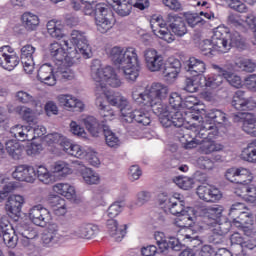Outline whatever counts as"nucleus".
<instances>
[{"label": "nucleus", "instance_id": "40", "mask_svg": "<svg viewBox=\"0 0 256 256\" xmlns=\"http://www.w3.org/2000/svg\"><path fill=\"white\" fill-rule=\"evenodd\" d=\"M122 71L124 73V77H125L126 81H131L132 83H135V81H137V78L139 77V72L141 71V66L126 65L122 68Z\"/></svg>", "mask_w": 256, "mask_h": 256}, {"label": "nucleus", "instance_id": "48", "mask_svg": "<svg viewBox=\"0 0 256 256\" xmlns=\"http://www.w3.org/2000/svg\"><path fill=\"white\" fill-rule=\"evenodd\" d=\"M242 159L248 163H256V142H251L242 151Z\"/></svg>", "mask_w": 256, "mask_h": 256}, {"label": "nucleus", "instance_id": "5", "mask_svg": "<svg viewBox=\"0 0 256 256\" xmlns=\"http://www.w3.org/2000/svg\"><path fill=\"white\" fill-rule=\"evenodd\" d=\"M140 105H143L144 107H151L154 115H157V117H159L161 125L164 126L166 129L169 127H176L178 129H181V127H183V124L185 123L183 113H181L180 111L169 112V108L161 101H150V104Z\"/></svg>", "mask_w": 256, "mask_h": 256}, {"label": "nucleus", "instance_id": "45", "mask_svg": "<svg viewBox=\"0 0 256 256\" xmlns=\"http://www.w3.org/2000/svg\"><path fill=\"white\" fill-rule=\"evenodd\" d=\"M218 75H210L208 77L202 76V81L205 83V87H210V89H217V87H221L223 85V74L218 72Z\"/></svg>", "mask_w": 256, "mask_h": 256}, {"label": "nucleus", "instance_id": "53", "mask_svg": "<svg viewBox=\"0 0 256 256\" xmlns=\"http://www.w3.org/2000/svg\"><path fill=\"white\" fill-rule=\"evenodd\" d=\"M174 183L180 189H184V191H189V189H193V185L195 184V181L189 177L179 176L174 179Z\"/></svg>", "mask_w": 256, "mask_h": 256}, {"label": "nucleus", "instance_id": "27", "mask_svg": "<svg viewBox=\"0 0 256 256\" xmlns=\"http://www.w3.org/2000/svg\"><path fill=\"white\" fill-rule=\"evenodd\" d=\"M19 65L20 58L14 53V50L11 46H2L0 47V65L9 64Z\"/></svg>", "mask_w": 256, "mask_h": 256}, {"label": "nucleus", "instance_id": "36", "mask_svg": "<svg viewBox=\"0 0 256 256\" xmlns=\"http://www.w3.org/2000/svg\"><path fill=\"white\" fill-rule=\"evenodd\" d=\"M33 55H35V47H33L31 44L23 46L21 48L20 56V61L22 65H35Z\"/></svg>", "mask_w": 256, "mask_h": 256}, {"label": "nucleus", "instance_id": "28", "mask_svg": "<svg viewBox=\"0 0 256 256\" xmlns=\"http://www.w3.org/2000/svg\"><path fill=\"white\" fill-rule=\"evenodd\" d=\"M83 123L92 137H99L101 131L107 127L105 124L99 123V120L95 116H86L83 119Z\"/></svg>", "mask_w": 256, "mask_h": 256}, {"label": "nucleus", "instance_id": "47", "mask_svg": "<svg viewBox=\"0 0 256 256\" xmlns=\"http://www.w3.org/2000/svg\"><path fill=\"white\" fill-rule=\"evenodd\" d=\"M82 177L87 185H97L101 181L99 174L91 168H85L82 171Z\"/></svg>", "mask_w": 256, "mask_h": 256}, {"label": "nucleus", "instance_id": "34", "mask_svg": "<svg viewBox=\"0 0 256 256\" xmlns=\"http://www.w3.org/2000/svg\"><path fill=\"white\" fill-rule=\"evenodd\" d=\"M200 51L205 57H213L215 53H221L219 46L215 45V40L206 39L200 43Z\"/></svg>", "mask_w": 256, "mask_h": 256}, {"label": "nucleus", "instance_id": "21", "mask_svg": "<svg viewBox=\"0 0 256 256\" xmlns=\"http://www.w3.org/2000/svg\"><path fill=\"white\" fill-rule=\"evenodd\" d=\"M25 198L21 195H12L8 198L5 209L10 217H19Z\"/></svg>", "mask_w": 256, "mask_h": 256}, {"label": "nucleus", "instance_id": "54", "mask_svg": "<svg viewBox=\"0 0 256 256\" xmlns=\"http://www.w3.org/2000/svg\"><path fill=\"white\" fill-rule=\"evenodd\" d=\"M58 23L59 22L55 20H50L47 23V31L54 39H60V37H63V31L57 26Z\"/></svg>", "mask_w": 256, "mask_h": 256}, {"label": "nucleus", "instance_id": "43", "mask_svg": "<svg viewBox=\"0 0 256 256\" xmlns=\"http://www.w3.org/2000/svg\"><path fill=\"white\" fill-rule=\"evenodd\" d=\"M16 111L22 116V119L29 124V126L37 123V118H35V113L31 108H27L26 106H18Z\"/></svg>", "mask_w": 256, "mask_h": 256}, {"label": "nucleus", "instance_id": "12", "mask_svg": "<svg viewBox=\"0 0 256 256\" xmlns=\"http://www.w3.org/2000/svg\"><path fill=\"white\" fill-rule=\"evenodd\" d=\"M150 25L152 32L154 35H156V37H159V39H163V41H166V43H173L175 41V36L166 27L167 24L162 17H152L150 20Z\"/></svg>", "mask_w": 256, "mask_h": 256}, {"label": "nucleus", "instance_id": "32", "mask_svg": "<svg viewBox=\"0 0 256 256\" xmlns=\"http://www.w3.org/2000/svg\"><path fill=\"white\" fill-rule=\"evenodd\" d=\"M213 69L218 71V73H220V75H222V77H224V79H226V81L232 87H235L236 89H239L241 87L242 81H241V77H239L238 75H235L233 72L225 70L217 65H214Z\"/></svg>", "mask_w": 256, "mask_h": 256}, {"label": "nucleus", "instance_id": "9", "mask_svg": "<svg viewBox=\"0 0 256 256\" xmlns=\"http://www.w3.org/2000/svg\"><path fill=\"white\" fill-rule=\"evenodd\" d=\"M164 203L171 215L183 217L184 221H191V216H189V211H187L189 208L185 207V200L181 194L174 193Z\"/></svg>", "mask_w": 256, "mask_h": 256}, {"label": "nucleus", "instance_id": "41", "mask_svg": "<svg viewBox=\"0 0 256 256\" xmlns=\"http://www.w3.org/2000/svg\"><path fill=\"white\" fill-rule=\"evenodd\" d=\"M124 63L126 65H139V55L137 54V49L135 47L124 48Z\"/></svg>", "mask_w": 256, "mask_h": 256}, {"label": "nucleus", "instance_id": "16", "mask_svg": "<svg viewBox=\"0 0 256 256\" xmlns=\"http://www.w3.org/2000/svg\"><path fill=\"white\" fill-rule=\"evenodd\" d=\"M12 177L16 181L34 183L35 179H37V174L35 173V167L27 164H20L15 167L14 171L12 172Z\"/></svg>", "mask_w": 256, "mask_h": 256}, {"label": "nucleus", "instance_id": "1", "mask_svg": "<svg viewBox=\"0 0 256 256\" xmlns=\"http://www.w3.org/2000/svg\"><path fill=\"white\" fill-rule=\"evenodd\" d=\"M85 15H93L97 31L105 34L115 25V14L105 4H95L97 0H79Z\"/></svg>", "mask_w": 256, "mask_h": 256}, {"label": "nucleus", "instance_id": "23", "mask_svg": "<svg viewBox=\"0 0 256 256\" xmlns=\"http://www.w3.org/2000/svg\"><path fill=\"white\" fill-rule=\"evenodd\" d=\"M16 233H17L18 239H20L24 247H29L30 241L35 239V237H37V231H35L33 227L27 224L18 225L16 228Z\"/></svg>", "mask_w": 256, "mask_h": 256}, {"label": "nucleus", "instance_id": "55", "mask_svg": "<svg viewBox=\"0 0 256 256\" xmlns=\"http://www.w3.org/2000/svg\"><path fill=\"white\" fill-rule=\"evenodd\" d=\"M70 67L71 66H67V65L57 66V69L55 71V76L60 77V79H68V80L73 79L74 75Z\"/></svg>", "mask_w": 256, "mask_h": 256}, {"label": "nucleus", "instance_id": "2", "mask_svg": "<svg viewBox=\"0 0 256 256\" xmlns=\"http://www.w3.org/2000/svg\"><path fill=\"white\" fill-rule=\"evenodd\" d=\"M188 131L186 134L180 133L182 136H178V139L185 145L186 149H194L201 141L206 139L213 141L219 135V130H217L215 124L205 121L192 124Z\"/></svg>", "mask_w": 256, "mask_h": 256}, {"label": "nucleus", "instance_id": "64", "mask_svg": "<svg viewBox=\"0 0 256 256\" xmlns=\"http://www.w3.org/2000/svg\"><path fill=\"white\" fill-rule=\"evenodd\" d=\"M62 138L63 136H61L59 133H50L44 137V143H46V145L49 147L59 145Z\"/></svg>", "mask_w": 256, "mask_h": 256}, {"label": "nucleus", "instance_id": "37", "mask_svg": "<svg viewBox=\"0 0 256 256\" xmlns=\"http://www.w3.org/2000/svg\"><path fill=\"white\" fill-rule=\"evenodd\" d=\"M144 59L146 65H163V55L159 54L157 50L150 48L144 52Z\"/></svg>", "mask_w": 256, "mask_h": 256}, {"label": "nucleus", "instance_id": "60", "mask_svg": "<svg viewBox=\"0 0 256 256\" xmlns=\"http://www.w3.org/2000/svg\"><path fill=\"white\" fill-rule=\"evenodd\" d=\"M169 105L174 109V111H178V109L183 107V98L179 93L173 92L169 96Z\"/></svg>", "mask_w": 256, "mask_h": 256}, {"label": "nucleus", "instance_id": "11", "mask_svg": "<svg viewBox=\"0 0 256 256\" xmlns=\"http://www.w3.org/2000/svg\"><path fill=\"white\" fill-rule=\"evenodd\" d=\"M64 44H59V42H54L50 44L49 51L52 59L58 63H67V65H73L74 57H77L76 54H73V50L68 49Z\"/></svg>", "mask_w": 256, "mask_h": 256}, {"label": "nucleus", "instance_id": "58", "mask_svg": "<svg viewBox=\"0 0 256 256\" xmlns=\"http://www.w3.org/2000/svg\"><path fill=\"white\" fill-rule=\"evenodd\" d=\"M16 97L20 103H30V105L37 107V100L35 99V97L31 96V94L25 91H18Z\"/></svg>", "mask_w": 256, "mask_h": 256}, {"label": "nucleus", "instance_id": "59", "mask_svg": "<svg viewBox=\"0 0 256 256\" xmlns=\"http://www.w3.org/2000/svg\"><path fill=\"white\" fill-rule=\"evenodd\" d=\"M67 154L71 155L72 157H76L77 159H85V156L87 155V151L81 148L77 144H72L70 146V149H67Z\"/></svg>", "mask_w": 256, "mask_h": 256}, {"label": "nucleus", "instance_id": "10", "mask_svg": "<svg viewBox=\"0 0 256 256\" xmlns=\"http://www.w3.org/2000/svg\"><path fill=\"white\" fill-rule=\"evenodd\" d=\"M212 39L214 40V44L218 47L220 50V53H227L231 49L230 43H237V40L233 39V35L229 32V29L225 26H218L214 30V35L212 36Z\"/></svg>", "mask_w": 256, "mask_h": 256}, {"label": "nucleus", "instance_id": "63", "mask_svg": "<svg viewBox=\"0 0 256 256\" xmlns=\"http://www.w3.org/2000/svg\"><path fill=\"white\" fill-rule=\"evenodd\" d=\"M183 249V244L179 241V239L175 237H169L166 240L165 251H181Z\"/></svg>", "mask_w": 256, "mask_h": 256}, {"label": "nucleus", "instance_id": "52", "mask_svg": "<svg viewBox=\"0 0 256 256\" xmlns=\"http://www.w3.org/2000/svg\"><path fill=\"white\" fill-rule=\"evenodd\" d=\"M102 131L104 133L106 145H108V147H117L119 145V137H117L113 131L109 130L107 126H104Z\"/></svg>", "mask_w": 256, "mask_h": 256}, {"label": "nucleus", "instance_id": "33", "mask_svg": "<svg viewBox=\"0 0 256 256\" xmlns=\"http://www.w3.org/2000/svg\"><path fill=\"white\" fill-rule=\"evenodd\" d=\"M10 133L17 141H33V137L30 136L29 126L16 125L10 129Z\"/></svg>", "mask_w": 256, "mask_h": 256}, {"label": "nucleus", "instance_id": "57", "mask_svg": "<svg viewBox=\"0 0 256 256\" xmlns=\"http://www.w3.org/2000/svg\"><path fill=\"white\" fill-rule=\"evenodd\" d=\"M42 239L45 245H49L50 243H59V241H61V234L57 230H49L43 235Z\"/></svg>", "mask_w": 256, "mask_h": 256}, {"label": "nucleus", "instance_id": "31", "mask_svg": "<svg viewBox=\"0 0 256 256\" xmlns=\"http://www.w3.org/2000/svg\"><path fill=\"white\" fill-rule=\"evenodd\" d=\"M23 27L26 31H36L39 27V16L31 12H24L21 16Z\"/></svg>", "mask_w": 256, "mask_h": 256}, {"label": "nucleus", "instance_id": "17", "mask_svg": "<svg viewBox=\"0 0 256 256\" xmlns=\"http://www.w3.org/2000/svg\"><path fill=\"white\" fill-rule=\"evenodd\" d=\"M199 199L206 201V203H215L221 199V191L209 184H202L197 187L196 191Z\"/></svg>", "mask_w": 256, "mask_h": 256}, {"label": "nucleus", "instance_id": "38", "mask_svg": "<svg viewBox=\"0 0 256 256\" xmlns=\"http://www.w3.org/2000/svg\"><path fill=\"white\" fill-rule=\"evenodd\" d=\"M200 145V153L203 155H211V153H215L217 151H221L223 146L221 144L215 143L213 140H201Z\"/></svg>", "mask_w": 256, "mask_h": 256}, {"label": "nucleus", "instance_id": "39", "mask_svg": "<svg viewBox=\"0 0 256 256\" xmlns=\"http://www.w3.org/2000/svg\"><path fill=\"white\" fill-rule=\"evenodd\" d=\"M47 67L49 71L47 74L43 72V66L38 69V80L49 87H53V85L57 83V79H55V75H53V68H51V65H48Z\"/></svg>", "mask_w": 256, "mask_h": 256}, {"label": "nucleus", "instance_id": "30", "mask_svg": "<svg viewBox=\"0 0 256 256\" xmlns=\"http://www.w3.org/2000/svg\"><path fill=\"white\" fill-rule=\"evenodd\" d=\"M7 227H9L8 220H6V223H4V226L0 225V229L3 233V241H4L5 245H7L8 247H11L13 249L14 247L17 246V240L19 238H18L17 234L15 237V233H17V231H15L13 229H8Z\"/></svg>", "mask_w": 256, "mask_h": 256}, {"label": "nucleus", "instance_id": "6", "mask_svg": "<svg viewBox=\"0 0 256 256\" xmlns=\"http://www.w3.org/2000/svg\"><path fill=\"white\" fill-rule=\"evenodd\" d=\"M169 95V87L165 84L154 82L144 92H133L132 99L138 105H151V102L163 101Z\"/></svg>", "mask_w": 256, "mask_h": 256}, {"label": "nucleus", "instance_id": "46", "mask_svg": "<svg viewBox=\"0 0 256 256\" xmlns=\"http://www.w3.org/2000/svg\"><path fill=\"white\" fill-rule=\"evenodd\" d=\"M113 9L117 13V15H119L120 17H127L131 15V10L133 9V5L129 0H122L120 3L114 6Z\"/></svg>", "mask_w": 256, "mask_h": 256}, {"label": "nucleus", "instance_id": "4", "mask_svg": "<svg viewBox=\"0 0 256 256\" xmlns=\"http://www.w3.org/2000/svg\"><path fill=\"white\" fill-rule=\"evenodd\" d=\"M91 77L96 82L97 91H105V87H121L123 82L112 66L92 65L90 68Z\"/></svg>", "mask_w": 256, "mask_h": 256}, {"label": "nucleus", "instance_id": "13", "mask_svg": "<svg viewBox=\"0 0 256 256\" xmlns=\"http://www.w3.org/2000/svg\"><path fill=\"white\" fill-rule=\"evenodd\" d=\"M29 219L37 227H47V223L51 221V212L39 204L29 210Z\"/></svg>", "mask_w": 256, "mask_h": 256}, {"label": "nucleus", "instance_id": "19", "mask_svg": "<svg viewBox=\"0 0 256 256\" xmlns=\"http://www.w3.org/2000/svg\"><path fill=\"white\" fill-rule=\"evenodd\" d=\"M168 26L177 37H183L187 33V21L178 14L168 15Z\"/></svg>", "mask_w": 256, "mask_h": 256}, {"label": "nucleus", "instance_id": "29", "mask_svg": "<svg viewBox=\"0 0 256 256\" xmlns=\"http://www.w3.org/2000/svg\"><path fill=\"white\" fill-rule=\"evenodd\" d=\"M204 223L207 225H215V223H219V219L223 217V207L222 206H214L209 207L204 210Z\"/></svg>", "mask_w": 256, "mask_h": 256}, {"label": "nucleus", "instance_id": "35", "mask_svg": "<svg viewBox=\"0 0 256 256\" xmlns=\"http://www.w3.org/2000/svg\"><path fill=\"white\" fill-rule=\"evenodd\" d=\"M53 191L55 193H58V195H62V197H65L66 199H75L76 192L75 187L67 184V183H58L54 185Z\"/></svg>", "mask_w": 256, "mask_h": 256}, {"label": "nucleus", "instance_id": "7", "mask_svg": "<svg viewBox=\"0 0 256 256\" xmlns=\"http://www.w3.org/2000/svg\"><path fill=\"white\" fill-rule=\"evenodd\" d=\"M62 43L68 49H71L73 55H82L84 59H89V53H91V47H89V41L85 37V33L79 30H73L71 33V39L62 40Z\"/></svg>", "mask_w": 256, "mask_h": 256}, {"label": "nucleus", "instance_id": "18", "mask_svg": "<svg viewBox=\"0 0 256 256\" xmlns=\"http://www.w3.org/2000/svg\"><path fill=\"white\" fill-rule=\"evenodd\" d=\"M232 107L236 111H253L256 107V102L251 98L245 97L244 91L238 90L233 97Z\"/></svg>", "mask_w": 256, "mask_h": 256}, {"label": "nucleus", "instance_id": "25", "mask_svg": "<svg viewBox=\"0 0 256 256\" xmlns=\"http://www.w3.org/2000/svg\"><path fill=\"white\" fill-rule=\"evenodd\" d=\"M5 145L6 153H8L11 159L14 161L23 159L25 153V146H23V144L19 143L17 140H8Z\"/></svg>", "mask_w": 256, "mask_h": 256}, {"label": "nucleus", "instance_id": "42", "mask_svg": "<svg viewBox=\"0 0 256 256\" xmlns=\"http://www.w3.org/2000/svg\"><path fill=\"white\" fill-rule=\"evenodd\" d=\"M207 118L218 125H227V114L219 109H212L206 114Z\"/></svg>", "mask_w": 256, "mask_h": 256}, {"label": "nucleus", "instance_id": "51", "mask_svg": "<svg viewBox=\"0 0 256 256\" xmlns=\"http://www.w3.org/2000/svg\"><path fill=\"white\" fill-rule=\"evenodd\" d=\"M99 111L100 116L104 119L102 120V123H105V121H113V117H115V111H113L110 105L100 102Z\"/></svg>", "mask_w": 256, "mask_h": 256}, {"label": "nucleus", "instance_id": "26", "mask_svg": "<svg viewBox=\"0 0 256 256\" xmlns=\"http://www.w3.org/2000/svg\"><path fill=\"white\" fill-rule=\"evenodd\" d=\"M99 227L94 224L83 223L78 226L74 233V237H79L80 239H93L97 235Z\"/></svg>", "mask_w": 256, "mask_h": 256}, {"label": "nucleus", "instance_id": "8", "mask_svg": "<svg viewBox=\"0 0 256 256\" xmlns=\"http://www.w3.org/2000/svg\"><path fill=\"white\" fill-rule=\"evenodd\" d=\"M186 79L184 82V91L187 93H197L199 87H203V72L206 71L205 65H187L184 67Z\"/></svg>", "mask_w": 256, "mask_h": 256}, {"label": "nucleus", "instance_id": "14", "mask_svg": "<svg viewBox=\"0 0 256 256\" xmlns=\"http://www.w3.org/2000/svg\"><path fill=\"white\" fill-rule=\"evenodd\" d=\"M234 123H243L242 129L251 137L256 136L255 117L250 113L237 112L230 116Z\"/></svg>", "mask_w": 256, "mask_h": 256}, {"label": "nucleus", "instance_id": "3", "mask_svg": "<svg viewBox=\"0 0 256 256\" xmlns=\"http://www.w3.org/2000/svg\"><path fill=\"white\" fill-rule=\"evenodd\" d=\"M107 101L112 107L120 109L122 121L124 123H138V125H151V117L143 110H134L129 112V101L120 94L107 95Z\"/></svg>", "mask_w": 256, "mask_h": 256}, {"label": "nucleus", "instance_id": "49", "mask_svg": "<svg viewBox=\"0 0 256 256\" xmlns=\"http://www.w3.org/2000/svg\"><path fill=\"white\" fill-rule=\"evenodd\" d=\"M110 57L114 65H122L125 63V48L115 46L111 49Z\"/></svg>", "mask_w": 256, "mask_h": 256}, {"label": "nucleus", "instance_id": "61", "mask_svg": "<svg viewBox=\"0 0 256 256\" xmlns=\"http://www.w3.org/2000/svg\"><path fill=\"white\" fill-rule=\"evenodd\" d=\"M30 137L35 139L37 137H43L47 133V129L43 125H37V123L29 126Z\"/></svg>", "mask_w": 256, "mask_h": 256}, {"label": "nucleus", "instance_id": "15", "mask_svg": "<svg viewBox=\"0 0 256 256\" xmlns=\"http://www.w3.org/2000/svg\"><path fill=\"white\" fill-rule=\"evenodd\" d=\"M243 209H245V204L237 202L232 204L229 210V217L238 227H245V225L251 224L249 213L244 212Z\"/></svg>", "mask_w": 256, "mask_h": 256}, {"label": "nucleus", "instance_id": "44", "mask_svg": "<svg viewBox=\"0 0 256 256\" xmlns=\"http://www.w3.org/2000/svg\"><path fill=\"white\" fill-rule=\"evenodd\" d=\"M35 174L39 181H41L45 185L53 183V175L45 166H37L35 168Z\"/></svg>", "mask_w": 256, "mask_h": 256}, {"label": "nucleus", "instance_id": "56", "mask_svg": "<svg viewBox=\"0 0 256 256\" xmlns=\"http://www.w3.org/2000/svg\"><path fill=\"white\" fill-rule=\"evenodd\" d=\"M179 71H181L180 67L164 66L162 75L165 77L166 81H173V79H177Z\"/></svg>", "mask_w": 256, "mask_h": 256}, {"label": "nucleus", "instance_id": "20", "mask_svg": "<svg viewBox=\"0 0 256 256\" xmlns=\"http://www.w3.org/2000/svg\"><path fill=\"white\" fill-rule=\"evenodd\" d=\"M58 103L61 107H64V109H67V111H78L81 113L83 109H85V104L73 95L69 94H60L58 97Z\"/></svg>", "mask_w": 256, "mask_h": 256}, {"label": "nucleus", "instance_id": "62", "mask_svg": "<svg viewBox=\"0 0 256 256\" xmlns=\"http://www.w3.org/2000/svg\"><path fill=\"white\" fill-rule=\"evenodd\" d=\"M196 166L199 169H207L208 171H211V169L214 168L213 166V160L209 158L208 156H200L196 160Z\"/></svg>", "mask_w": 256, "mask_h": 256}, {"label": "nucleus", "instance_id": "50", "mask_svg": "<svg viewBox=\"0 0 256 256\" xmlns=\"http://www.w3.org/2000/svg\"><path fill=\"white\" fill-rule=\"evenodd\" d=\"M253 181V176L251 172L246 168H239L238 177H236L237 185H251Z\"/></svg>", "mask_w": 256, "mask_h": 256}, {"label": "nucleus", "instance_id": "22", "mask_svg": "<svg viewBox=\"0 0 256 256\" xmlns=\"http://www.w3.org/2000/svg\"><path fill=\"white\" fill-rule=\"evenodd\" d=\"M211 227H214L212 230V243L215 245H219L223 243V239H225V236L229 231H231V222H216L214 225H210Z\"/></svg>", "mask_w": 256, "mask_h": 256}, {"label": "nucleus", "instance_id": "24", "mask_svg": "<svg viewBox=\"0 0 256 256\" xmlns=\"http://www.w3.org/2000/svg\"><path fill=\"white\" fill-rule=\"evenodd\" d=\"M106 227L109 234L115 239V241H122L125 235H127V224L119 226V223L114 218L107 220Z\"/></svg>", "mask_w": 256, "mask_h": 256}]
</instances>
